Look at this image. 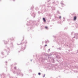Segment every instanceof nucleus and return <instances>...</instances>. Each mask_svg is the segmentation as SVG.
I'll list each match as a JSON object with an SVG mask.
<instances>
[{"label":"nucleus","instance_id":"f257e3e1","mask_svg":"<svg viewBox=\"0 0 78 78\" xmlns=\"http://www.w3.org/2000/svg\"><path fill=\"white\" fill-rule=\"evenodd\" d=\"M34 24V21L31 20L27 21V26H30V27H28L27 28L28 31H29L30 30H33V29Z\"/></svg>","mask_w":78,"mask_h":78},{"label":"nucleus","instance_id":"f03ea898","mask_svg":"<svg viewBox=\"0 0 78 78\" xmlns=\"http://www.w3.org/2000/svg\"><path fill=\"white\" fill-rule=\"evenodd\" d=\"M16 71H17V73H16V72L14 71H13V72L14 74H16V73L17 75H20L22 76H23V74L22 73H20V72H21V70L19 69H16Z\"/></svg>","mask_w":78,"mask_h":78},{"label":"nucleus","instance_id":"7ed1b4c3","mask_svg":"<svg viewBox=\"0 0 78 78\" xmlns=\"http://www.w3.org/2000/svg\"><path fill=\"white\" fill-rule=\"evenodd\" d=\"M33 8H34V6L33 5H32L30 8V10H32V11L31 12L30 14L31 16H33L34 18H35V16L36 15V13L33 12Z\"/></svg>","mask_w":78,"mask_h":78},{"label":"nucleus","instance_id":"20e7f679","mask_svg":"<svg viewBox=\"0 0 78 78\" xmlns=\"http://www.w3.org/2000/svg\"><path fill=\"white\" fill-rule=\"evenodd\" d=\"M23 44H24L25 45L24 47L21 46V49L20 50L21 51H23L24 50H25V48H26V45H27V41H25V42H24Z\"/></svg>","mask_w":78,"mask_h":78},{"label":"nucleus","instance_id":"39448f33","mask_svg":"<svg viewBox=\"0 0 78 78\" xmlns=\"http://www.w3.org/2000/svg\"><path fill=\"white\" fill-rule=\"evenodd\" d=\"M72 27H74L75 29L78 27V23H73L72 24Z\"/></svg>","mask_w":78,"mask_h":78},{"label":"nucleus","instance_id":"423d86ee","mask_svg":"<svg viewBox=\"0 0 78 78\" xmlns=\"http://www.w3.org/2000/svg\"><path fill=\"white\" fill-rule=\"evenodd\" d=\"M74 36H75L73 38V40H72V42H73V41H74V38H76V39H78V34H74Z\"/></svg>","mask_w":78,"mask_h":78},{"label":"nucleus","instance_id":"0eeeda50","mask_svg":"<svg viewBox=\"0 0 78 78\" xmlns=\"http://www.w3.org/2000/svg\"><path fill=\"white\" fill-rule=\"evenodd\" d=\"M1 78H6V75L4 73H2V74L0 75Z\"/></svg>","mask_w":78,"mask_h":78},{"label":"nucleus","instance_id":"6e6552de","mask_svg":"<svg viewBox=\"0 0 78 78\" xmlns=\"http://www.w3.org/2000/svg\"><path fill=\"white\" fill-rule=\"evenodd\" d=\"M4 50H5L8 53H9L10 52V51H9V48L7 47H5Z\"/></svg>","mask_w":78,"mask_h":78},{"label":"nucleus","instance_id":"1a4fd4ad","mask_svg":"<svg viewBox=\"0 0 78 78\" xmlns=\"http://www.w3.org/2000/svg\"><path fill=\"white\" fill-rule=\"evenodd\" d=\"M63 2L64 1H62L60 3V4L62 7H63V6H66V5L64 4L63 3Z\"/></svg>","mask_w":78,"mask_h":78},{"label":"nucleus","instance_id":"9d476101","mask_svg":"<svg viewBox=\"0 0 78 78\" xmlns=\"http://www.w3.org/2000/svg\"><path fill=\"white\" fill-rule=\"evenodd\" d=\"M14 39H15V37H12L11 38H8V41L9 42V40H10L11 41H14Z\"/></svg>","mask_w":78,"mask_h":78},{"label":"nucleus","instance_id":"9b49d317","mask_svg":"<svg viewBox=\"0 0 78 78\" xmlns=\"http://www.w3.org/2000/svg\"><path fill=\"white\" fill-rule=\"evenodd\" d=\"M10 47L11 48H14V44H13V43L11 42L10 43Z\"/></svg>","mask_w":78,"mask_h":78},{"label":"nucleus","instance_id":"f8f14e48","mask_svg":"<svg viewBox=\"0 0 78 78\" xmlns=\"http://www.w3.org/2000/svg\"><path fill=\"white\" fill-rule=\"evenodd\" d=\"M48 69H51V64H49L48 65Z\"/></svg>","mask_w":78,"mask_h":78},{"label":"nucleus","instance_id":"ddd939ff","mask_svg":"<svg viewBox=\"0 0 78 78\" xmlns=\"http://www.w3.org/2000/svg\"><path fill=\"white\" fill-rule=\"evenodd\" d=\"M41 61H45V60H46V58H44L43 57H41Z\"/></svg>","mask_w":78,"mask_h":78},{"label":"nucleus","instance_id":"4468645a","mask_svg":"<svg viewBox=\"0 0 78 78\" xmlns=\"http://www.w3.org/2000/svg\"><path fill=\"white\" fill-rule=\"evenodd\" d=\"M76 18H77V17H76V16H75L74 17H73V20L74 21H75L76 20Z\"/></svg>","mask_w":78,"mask_h":78},{"label":"nucleus","instance_id":"2eb2a0df","mask_svg":"<svg viewBox=\"0 0 78 78\" xmlns=\"http://www.w3.org/2000/svg\"><path fill=\"white\" fill-rule=\"evenodd\" d=\"M3 42H4L5 44H8V42H7V41H5V40H3Z\"/></svg>","mask_w":78,"mask_h":78},{"label":"nucleus","instance_id":"dca6fc26","mask_svg":"<svg viewBox=\"0 0 78 78\" xmlns=\"http://www.w3.org/2000/svg\"><path fill=\"white\" fill-rule=\"evenodd\" d=\"M49 41H48V40H47V41H44V42L45 43V44H47V42H49Z\"/></svg>","mask_w":78,"mask_h":78},{"label":"nucleus","instance_id":"f3484780","mask_svg":"<svg viewBox=\"0 0 78 78\" xmlns=\"http://www.w3.org/2000/svg\"><path fill=\"white\" fill-rule=\"evenodd\" d=\"M51 8H52V10H55V7H51Z\"/></svg>","mask_w":78,"mask_h":78},{"label":"nucleus","instance_id":"a211bd4d","mask_svg":"<svg viewBox=\"0 0 78 78\" xmlns=\"http://www.w3.org/2000/svg\"><path fill=\"white\" fill-rule=\"evenodd\" d=\"M43 20L44 22H46V20L45 18H43Z\"/></svg>","mask_w":78,"mask_h":78},{"label":"nucleus","instance_id":"6ab92c4d","mask_svg":"<svg viewBox=\"0 0 78 78\" xmlns=\"http://www.w3.org/2000/svg\"><path fill=\"white\" fill-rule=\"evenodd\" d=\"M1 55H5V54L4 53V52L3 51H2L1 53Z\"/></svg>","mask_w":78,"mask_h":78},{"label":"nucleus","instance_id":"aec40b11","mask_svg":"<svg viewBox=\"0 0 78 78\" xmlns=\"http://www.w3.org/2000/svg\"><path fill=\"white\" fill-rule=\"evenodd\" d=\"M66 18L65 17H63V21H61V22H64L65 21V19Z\"/></svg>","mask_w":78,"mask_h":78},{"label":"nucleus","instance_id":"412c9836","mask_svg":"<svg viewBox=\"0 0 78 78\" xmlns=\"http://www.w3.org/2000/svg\"><path fill=\"white\" fill-rule=\"evenodd\" d=\"M39 9L37 7H36L35 8V10H36V11H37L38 10H39Z\"/></svg>","mask_w":78,"mask_h":78},{"label":"nucleus","instance_id":"4be33fe9","mask_svg":"<svg viewBox=\"0 0 78 78\" xmlns=\"http://www.w3.org/2000/svg\"><path fill=\"white\" fill-rule=\"evenodd\" d=\"M45 28L46 30H48V28L47 26H45Z\"/></svg>","mask_w":78,"mask_h":78},{"label":"nucleus","instance_id":"5701e85b","mask_svg":"<svg viewBox=\"0 0 78 78\" xmlns=\"http://www.w3.org/2000/svg\"><path fill=\"white\" fill-rule=\"evenodd\" d=\"M57 14H61V13H60L59 11H57Z\"/></svg>","mask_w":78,"mask_h":78},{"label":"nucleus","instance_id":"b1692460","mask_svg":"<svg viewBox=\"0 0 78 78\" xmlns=\"http://www.w3.org/2000/svg\"><path fill=\"white\" fill-rule=\"evenodd\" d=\"M17 44L18 45H21V44H22V43H21L20 44H18V43H17Z\"/></svg>","mask_w":78,"mask_h":78},{"label":"nucleus","instance_id":"393cba45","mask_svg":"<svg viewBox=\"0 0 78 78\" xmlns=\"http://www.w3.org/2000/svg\"><path fill=\"white\" fill-rule=\"evenodd\" d=\"M29 72H32V70L31 69H29Z\"/></svg>","mask_w":78,"mask_h":78},{"label":"nucleus","instance_id":"a878e982","mask_svg":"<svg viewBox=\"0 0 78 78\" xmlns=\"http://www.w3.org/2000/svg\"><path fill=\"white\" fill-rule=\"evenodd\" d=\"M73 33H74V32H71V35H72L73 34Z\"/></svg>","mask_w":78,"mask_h":78},{"label":"nucleus","instance_id":"bb28decb","mask_svg":"<svg viewBox=\"0 0 78 78\" xmlns=\"http://www.w3.org/2000/svg\"><path fill=\"white\" fill-rule=\"evenodd\" d=\"M16 69H17V67H16V66H15V67H14V69H15V70H16Z\"/></svg>","mask_w":78,"mask_h":78},{"label":"nucleus","instance_id":"cd10ccee","mask_svg":"<svg viewBox=\"0 0 78 78\" xmlns=\"http://www.w3.org/2000/svg\"><path fill=\"white\" fill-rule=\"evenodd\" d=\"M42 12V11H38V14H40V13H41V12Z\"/></svg>","mask_w":78,"mask_h":78},{"label":"nucleus","instance_id":"c85d7f7f","mask_svg":"<svg viewBox=\"0 0 78 78\" xmlns=\"http://www.w3.org/2000/svg\"><path fill=\"white\" fill-rule=\"evenodd\" d=\"M9 78H15V77H14L13 76H11V77H10Z\"/></svg>","mask_w":78,"mask_h":78},{"label":"nucleus","instance_id":"c756f323","mask_svg":"<svg viewBox=\"0 0 78 78\" xmlns=\"http://www.w3.org/2000/svg\"><path fill=\"white\" fill-rule=\"evenodd\" d=\"M61 19V16H59V19Z\"/></svg>","mask_w":78,"mask_h":78},{"label":"nucleus","instance_id":"7c9ffc66","mask_svg":"<svg viewBox=\"0 0 78 78\" xmlns=\"http://www.w3.org/2000/svg\"><path fill=\"white\" fill-rule=\"evenodd\" d=\"M51 3H49L48 4H47V5H50Z\"/></svg>","mask_w":78,"mask_h":78},{"label":"nucleus","instance_id":"2f4dec72","mask_svg":"<svg viewBox=\"0 0 78 78\" xmlns=\"http://www.w3.org/2000/svg\"><path fill=\"white\" fill-rule=\"evenodd\" d=\"M56 58H60L58 57V55H57L56 56Z\"/></svg>","mask_w":78,"mask_h":78},{"label":"nucleus","instance_id":"473e14b6","mask_svg":"<svg viewBox=\"0 0 78 78\" xmlns=\"http://www.w3.org/2000/svg\"><path fill=\"white\" fill-rule=\"evenodd\" d=\"M38 75H41V73H38Z\"/></svg>","mask_w":78,"mask_h":78},{"label":"nucleus","instance_id":"72a5a7b5","mask_svg":"<svg viewBox=\"0 0 78 78\" xmlns=\"http://www.w3.org/2000/svg\"><path fill=\"white\" fill-rule=\"evenodd\" d=\"M45 74H44V75L43 76V78H44V77H45Z\"/></svg>","mask_w":78,"mask_h":78},{"label":"nucleus","instance_id":"f704fd0d","mask_svg":"<svg viewBox=\"0 0 78 78\" xmlns=\"http://www.w3.org/2000/svg\"><path fill=\"white\" fill-rule=\"evenodd\" d=\"M50 0H47V2H49Z\"/></svg>","mask_w":78,"mask_h":78},{"label":"nucleus","instance_id":"c9c22d12","mask_svg":"<svg viewBox=\"0 0 78 78\" xmlns=\"http://www.w3.org/2000/svg\"><path fill=\"white\" fill-rule=\"evenodd\" d=\"M48 58L49 59H51V57H48Z\"/></svg>","mask_w":78,"mask_h":78},{"label":"nucleus","instance_id":"e433bc0d","mask_svg":"<svg viewBox=\"0 0 78 78\" xmlns=\"http://www.w3.org/2000/svg\"><path fill=\"white\" fill-rule=\"evenodd\" d=\"M52 4H55V2H52Z\"/></svg>","mask_w":78,"mask_h":78},{"label":"nucleus","instance_id":"4c0bfd02","mask_svg":"<svg viewBox=\"0 0 78 78\" xmlns=\"http://www.w3.org/2000/svg\"><path fill=\"white\" fill-rule=\"evenodd\" d=\"M75 68H78V66H75Z\"/></svg>","mask_w":78,"mask_h":78},{"label":"nucleus","instance_id":"58836bf2","mask_svg":"<svg viewBox=\"0 0 78 78\" xmlns=\"http://www.w3.org/2000/svg\"><path fill=\"white\" fill-rule=\"evenodd\" d=\"M77 72H78V71H74V72H76V73H77Z\"/></svg>","mask_w":78,"mask_h":78},{"label":"nucleus","instance_id":"ea45409f","mask_svg":"<svg viewBox=\"0 0 78 78\" xmlns=\"http://www.w3.org/2000/svg\"><path fill=\"white\" fill-rule=\"evenodd\" d=\"M55 18H57V19H58V17H57V16H55Z\"/></svg>","mask_w":78,"mask_h":78},{"label":"nucleus","instance_id":"a19ab883","mask_svg":"<svg viewBox=\"0 0 78 78\" xmlns=\"http://www.w3.org/2000/svg\"><path fill=\"white\" fill-rule=\"evenodd\" d=\"M7 62H8L7 61H5V63H7Z\"/></svg>","mask_w":78,"mask_h":78},{"label":"nucleus","instance_id":"79ce46f5","mask_svg":"<svg viewBox=\"0 0 78 78\" xmlns=\"http://www.w3.org/2000/svg\"><path fill=\"white\" fill-rule=\"evenodd\" d=\"M45 6V4L42 5V6L43 7H44V6Z\"/></svg>","mask_w":78,"mask_h":78},{"label":"nucleus","instance_id":"37998d69","mask_svg":"<svg viewBox=\"0 0 78 78\" xmlns=\"http://www.w3.org/2000/svg\"><path fill=\"white\" fill-rule=\"evenodd\" d=\"M47 45L45 44V45H44V47H47Z\"/></svg>","mask_w":78,"mask_h":78},{"label":"nucleus","instance_id":"c03bdc74","mask_svg":"<svg viewBox=\"0 0 78 78\" xmlns=\"http://www.w3.org/2000/svg\"><path fill=\"white\" fill-rule=\"evenodd\" d=\"M65 30H66V29H67V27H66L64 28Z\"/></svg>","mask_w":78,"mask_h":78},{"label":"nucleus","instance_id":"a18cd8bd","mask_svg":"<svg viewBox=\"0 0 78 78\" xmlns=\"http://www.w3.org/2000/svg\"><path fill=\"white\" fill-rule=\"evenodd\" d=\"M15 65H17V63H15Z\"/></svg>","mask_w":78,"mask_h":78},{"label":"nucleus","instance_id":"49530a36","mask_svg":"<svg viewBox=\"0 0 78 78\" xmlns=\"http://www.w3.org/2000/svg\"><path fill=\"white\" fill-rule=\"evenodd\" d=\"M44 55H45V56H47V54H44Z\"/></svg>","mask_w":78,"mask_h":78},{"label":"nucleus","instance_id":"de8ad7c7","mask_svg":"<svg viewBox=\"0 0 78 78\" xmlns=\"http://www.w3.org/2000/svg\"><path fill=\"white\" fill-rule=\"evenodd\" d=\"M42 44H44V41H42Z\"/></svg>","mask_w":78,"mask_h":78},{"label":"nucleus","instance_id":"09e8293b","mask_svg":"<svg viewBox=\"0 0 78 78\" xmlns=\"http://www.w3.org/2000/svg\"><path fill=\"white\" fill-rule=\"evenodd\" d=\"M58 49H59V50H61V48H59Z\"/></svg>","mask_w":78,"mask_h":78},{"label":"nucleus","instance_id":"8fccbe9b","mask_svg":"<svg viewBox=\"0 0 78 78\" xmlns=\"http://www.w3.org/2000/svg\"><path fill=\"white\" fill-rule=\"evenodd\" d=\"M53 37H55L54 36H53Z\"/></svg>","mask_w":78,"mask_h":78},{"label":"nucleus","instance_id":"3c124183","mask_svg":"<svg viewBox=\"0 0 78 78\" xmlns=\"http://www.w3.org/2000/svg\"><path fill=\"white\" fill-rule=\"evenodd\" d=\"M53 37H55L54 36H53Z\"/></svg>","mask_w":78,"mask_h":78},{"label":"nucleus","instance_id":"603ef678","mask_svg":"<svg viewBox=\"0 0 78 78\" xmlns=\"http://www.w3.org/2000/svg\"><path fill=\"white\" fill-rule=\"evenodd\" d=\"M51 6H47V7H50Z\"/></svg>","mask_w":78,"mask_h":78},{"label":"nucleus","instance_id":"864d4df0","mask_svg":"<svg viewBox=\"0 0 78 78\" xmlns=\"http://www.w3.org/2000/svg\"><path fill=\"white\" fill-rule=\"evenodd\" d=\"M50 49H48V51H50Z\"/></svg>","mask_w":78,"mask_h":78},{"label":"nucleus","instance_id":"5fc2aeb1","mask_svg":"<svg viewBox=\"0 0 78 78\" xmlns=\"http://www.w3.org/2000/svg\"><path fill=\"white\" fill-rule=\"evenodd\" d=\"M9 60H10V61H11V59H9Z\"/></svg>","mask_w":78,"mask_h":78},{"label":"nucleus","instance_id":"6e6d98bb","mask_svg":"<svg viewBox=\"0 0 78 78\" xmlns=\"http://www.w3.org/2000/svg\"><path fill=\"white\" fill-rule=\"evenodd\" d=\"M4 58V57H2V58Z\"/></svg>","mask_w":78,"mask_h":78},{"label":"nucleus","instance_id":"4d7b16f0","mask_svg":"<svg viewBox=\"0 0 78 78\" xmlns=\"http://www.w3.org/2000/svg\"><path fill=\"white\" fill-rule=\"evenodd\" d=\"M30 61H32V59L31 60H30Z\"/></svg>","mask_w":78,"mask_h":78},{"label":"nucleus","instance_id":"13d9d810","mask_svg":"<svg viewBox=\"0 0 78 78\" xmlns=\"http://www.w3.org/2000/svg\"><path fill=\"white\" fill-rule=\"evenodd\" d=\"M13 0V1H15V0Z\"/></svg>","mask_w":78,"mask_h":78},{"label":"nucleus","instance_id":"bf43d9fd","mask_svg":"<svg viewBox=\"0 0 78 78\" xmlns=\"http://www.w3.org/2000/svg\"><path fill=\"white\" fill-rule=\"evenodd\" d=\"M33 57H34V55H33Z\"/></svg>","mask_w":78,"mask_h":78},{"label":"nucleus","instance_id":"052dcab7","mask_svg":"<svg viewBox=\"0 0 78 78\" xmlns=\"http://www.w3.org/2000/svg\"><path fill=\"white\" fill-rule=\"evenodd\" d=\"M76 45H74V46H76Z\"/></svg>","mask_w":78,"mask_h":78},{"label":"nucleus","instance_id":"680f3d73","mask_svg":"<svg viewBox=\"0 0 78 78\" xmlns=\"http://www.w3.org/2000/svg\"><path fill=\"white\" fill-rule=\"evenodd\" d=\"M18 52H19H19H20V51H18Z\"/></svg>","mask_w":78,"mask_h":78},{"label":"nucleus","instance_id":"e2e57ef3","mask_svg":"<svg viewBox=\"0 0 78 78\" xmlns=\"http://www.w3.org/2000/svg\"><path fill=\"white\" fill-rule=\"evenodd\" d=\"M77 78H78V76H77Z\"/></svg>","mask_w":78,"mask_h":78},{"label":"nucleus","instance_id":"0e129e2a","mask_svg":"<svg viewBox=\"0 0 78 78\" xmlns=\"http://www.w3.org/2000/svg\"><path fill=\"white\" fill-rule=\"evenodd\" d=\"M67 46H68V45H67Z\"/></svg>","mask_w":78,"mask_h":78},{"label":"nucleus","instance_id":"69168bd1","mask_svg":"<svg viewBox=\"0 0 78 78\" xmlns=\"http://www.w3.org/2000/svg\"><path fill=\"white\" fill-rule=\"evenodd\" d=\"M77 51H78V50H77Z\"/></svg>","mask_w":78,"mask_h":78},{"label":"nucleus","instance_id":"338daca9","mask_svg":"<svg viewBox=\"0 0 78 78\" xmlns=\"http://www.w3.org/2000/svg\"><path fill=\"white\" fill-rule=\"evenodd\" d=\"M5 57H6V56H5Z\"/></svg>","mask_w":78,"mask_h":78},{"label":"nucleus","instance_id":"774afa93","mask_svg":"<svg viewBox=\"0 0 78 78\" xmlns=\"http://www.w3.org/2000/svg\"><path fill=\"white\" fill-rule=\"evenodd\" d=\"M16 78H17V77H16Z\"/></svg>","mask_w":78,"mask_h":78}]
</instances>
